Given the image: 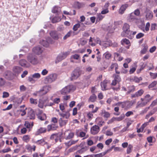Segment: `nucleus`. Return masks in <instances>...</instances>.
Returning a JSON list of instances; mask_svg holds the SVG:
<instances>
[{
	"label": "nucleus",
	"mask_w": 157,
	"mask_h": 157,
	"mask_svg": "<svg viewBox=\"0 0 157 157\" xmlns=\"http://www.w3.org/2000/svg\"><path fill=\"white\" fill-rule=\"evenodd\" d=\"M19 64L22 67H28L29 65L27 64V61L24 59L21 60L19 62Z\"/></svg>",
	"instance_id": "c85d7f7f"
},
{
	"label": "nucleus",
	"mask_w": 157,
	"mask_h": 157,
	"mask_svg": "<svg viewBox=\"0 0 157 157\" xmlns=\"http://www.w3.org/2000/svg\"><path fill=\"white\" fill-rule=\"evenodd\" d=\"M26 149L29 152H32V151H35L36 150V147L35 145L31 146L30 144H28L25 146Z\"/></svg>",
	"instance_id": "4be33fe9"
},
{
	"label": "nucleus",
	"mask_w": 157,
	"mask_h": 157,
	"mask_svg": "<svg viewBox=\"0 0 157 157\" xmlns=\"http://www.w3.org/2000/svg\"><path fill=\"white\" fill-rule=\"evenodd\" d=\"M22 70V68L18 66H15L13 68V71L16 74H18L20 73Z\"/></svg>",
	"instance_id": "2f4dec72"
},
{
	"label": "nucleus",
	"mask_w": 157,
	"mask_h": 157,
	"mask_svg": "<svg viewBox=\"0 0 157 157\" xmlns=\"http://www.w3.org/2000/svg\"><path fill=\"white\" fill-rule=\"evenodd\" d=\"M109 80L105 79L101 82V90L102 91L107 90L109 89L108 86L110 85Z\"/></svg>",
	"instance_id": "0eeeda50"
},
{
	"label": "nucleus",
	"mask_w": 157,
	"mask_h": 157,
	"mask_svg": "<svg viewBox=\"0 0 157 157\" xmlns=\"http://www.w3.org/2000/svg\"><path fill=\"white\" fill-rule=\"evenodd\" d=\"M56 111L58 112L59 114L61 117H65L66 119H68L70 116V114L69 112H66L65 113H61L59 109H56Z\"/></svg>",
	"instance_id": "dca6fc26"
},
{
	"label": "nucleus",
	"mask_w": 157,
	"mask_h": 157,
	"mask_svg": "<svg viewBox=\"0 0 157 157\" xmlns=\"http://www.w3.org/2000/svg\"><path fill=\"white\" fill-rule=\"evenodd\" d=\"M144 91L142 89H141L136 92L135 93L131 95V98H138L141 96L144 93Z\"/></svg>",
	"instance_id": "ddd939ff"
},
{
	"label": "nucleus",
	"mask_w": 157,
	"mask_h": 157,
	"mask_svg": "<svg viewBox=\"0 0 157 157\" xmlns=\"http://www.w3.org/2000/svg\"><path fill=\"white\" fill-rule=\"evenodd\" d=\"M149 74L151 78L153 79H155L157 78V73H153L150 72Z\"/></svg>",
	"instance_id": "3c124183"
},
{
	"label": "nucleus",
	"mask_w": 157,
	"mask_h": 157,
	"mask_svg": "<svg viewBox=\"0 0 157 157\" xmlns=\"http://www.w3.org/2000/svg\"><path fill=\"white\" fill-rule=\"evenodd\" d=\"M152 97L149 94H147L146 95L144 98H141V100L142 102L140 104V105L142 106H144L148 102L150 101L152 99Z\"/></svg>",
	"instance_id": "423d86ee"
},
{
	"label": "nucleus",
	"mask_w": 157,
	"mask_h": 157,
	"mask_svg": "<svg viewBox=\"0 0 157 157\" xmlns=\"http://www.w3.org/2000/svg\"><path fill=\"white\" fill-rule=\"evenodd\" d=\"M148 48V46L147 45H144V48L140 51L141 53L142 54H145L147 51Z\"/></svg>",
	"instance_id": "79ce46f5"
},
{
	"label": "nucleus",
	"mask_w": 157,
	"mask_h": 157,
	"mask_svg": "<svg viewBox=\"0 0 157 157\" xmlns=\"http://www.w3.org/2000/svg\"><path fill=\"white\" fill-rule=\"evenodd\" d=\"M64 118L66 119L65 117H61L59 120V125L61 127L65 125L67 123V120H65Z\"/></svg>",
	"instance_id": "f3484780"
},
{
	"label": "nucleus",
	"mask_w": 157,
	"mask_h": 157,
	"mask_svg": "<svg viewBox=\"0 0 157 157\" xmlns=\"http://www.w3.org/2000/svg\"><path fill=\"white\" fill-rule=\"evenodd\" d=\"M140 66V68L137 70L136 72L137 74L140 73L142 70L144 69L146 66V65L143 63H142Z\"/></svg>",
	"instance_id": "f704fd0d"
},
{
	"label": "nucleus",
	"mask_w": 157,
	"mask_h": 157,
	"mask_svg": "<svg viewBox=\"0 0 157 157\" xmlns=\"http://www.w3.org/2000/svg\"><path fill=\"white\" fill-rule=\"evenodd\" d=\"M99 127L96 125L93 126L90 129V132L91 134L93 135H95L97 134L99 131Z\"/></svg>",
	"instance_id": "4468645a"
},
{
	"label": "nucleus",
	"mask_w": 157,
	"mask_h": 157,
	"mask_svg": "<svg viewBox=\"0 0 157 157\" xmlns=\"http://www.w3.org/2000/svg\"><path fill=\"white\" fill-rule=\"evenodd\" d=\"M46 131V128L41 127L37 130L36 133L37 135H39L40 134L45 133Z\"/></svg>",
	"instance_id": "473e14b6"
},
{
	"label": "nucleus",
	"mask_w": 157,
	"mask_h": 157,
	"mask_svg": "<svg viewBox=\"0 0 157 157\" xmlns=\"http://www.w3.org/2000/svg\"><path fill=\"white\" fill-rule=\"evenodd\" d=\"M133 146L131 144H129L127 149V153L129 154L130 153L132 150Z\"/></svg>",
	"instance_id": "49530a36"
},
{
	"label": "nucleus",
	"mask_w": 157,
	"mask_h": 157,
	"mask_svg": "<svg viewBox=\"0 0 157 157\" xmlns=\"http://www.w3.org/2000/svg\"><path fill=\"white\" fill-rule=\"evenodd\" d=\"M73 32L72 31H70L69 32H68L63 37V39L64 40H65L67 39V38L70 37L71 34H72Z\"/></svg>",
	"instance_id": "37998d69"
},
{
	"label": "nucleus",
	"mask_w": 157,
	"mask_h": 157,
	"mask_svg": "<svg viewBox=\"0 0 157 157\" xmlns=\"http://www.w3.org/2000/svg\"><path fill=\"white\" fill-rule=\"evenodd\" d=\"M96 99V95L94 94H93L90 96L88 100V101L89 102H94L95 101Z\"/></svg>",
	"instance_id": "c756f323"
},
{
	"label": "nucleus",
	"mask_w": 157,
	"mask_h": 157,
	"mask_svg": "<svg viewBox=\"0 0 157 157\" xmlns=\"http://www.w3.org/2000/svg\"><path fill=\"white\" fill-rule=\"evenodd\" d=\"M6 84L5 81L2 78H0V86H2Z\"/></svg>",
	"instance_id": "338daca9"
},
{
	"label": "nucleus",
	"mask_w": 157,
	"mask_h": 157,
	"mask_svg": "<svg viewBox=\"0 0 157 157\" xmlns=\"http://www.w3.org/2000/svg\"><path fill=\"white\" fill-rule=\"evenodd\" d=\"M102 113L104 114V117L106 118H109L110 116V114L107 112L104 111L103 112H102Z\"/></svg>",
	"instance_id": "69168bd1"
},
{
	"label": "nucleus",
	"mask_w": 157,
	"mask_h": 157,
	"mask_svg": "<svg viewBox=\"0 0 157 157\" xmlns=\"http://www.w3.org/2000/svg\"><path fill=\"white\" fill-rule=\"evenodd\" d=\"M105 155V153L103 152L98 154H93L94 157H102Z\"/></svg>",
	"instance_id": "13d9d810"
},
{
	"label": "nucleus",
	"mask_w": 157,
	"mask_h": 157,
	"mask_svg": "<svg viewBox=\"0 0 157 157\" xmlns=\"http://www.w3.org/2000/svg\"><path fill=\"white\" fill-rule=\"evenodd\" d=\"M58 128V126L54 124L48 125L47 126L48 131H50L51 130H54Z\"/></svg>",
	"instance_id": "393cba45"
},
{
	"label": "nucleus",
	"mask_w": 157,
	"mask_h": 157,
	"mask_svg": "<svg viewBox=\"0 0 157 157\" xmlns=\"http://www.w3.org/2000/svg\"><path fill=\"white\" fill-rule=\"evenodd\" d=\"M38 118L41 121H44L46 119V116L45 114L43 113L41 115H38Z\"/></svg>",
	"instance_id": "a19ab883"
},
{
	"label": "nucleus",
	"mask_w": 157,
	"mask_h": 157,
	"mask_svg": "<svg viewBox=\"0 0 157 157\" xmlns=\"http://www.w3.org/2000/svg\"><path fill=\"white\" fill-rule=\"evenodd\" d=\"M121 44L122 45H124L125 44L128 45L126 47V48L127 49L129 48V47L131 45V43L130 41L126 38H124L121 40Z\"/></svg>",
	"instance_id": "aec40b11"
},
{
	"label": "nucleus",
	"mask_w": 157,
	"mask_h": 157,
	"mask_svg": "<svg viewBox=\"0 0 157 157\" xmlns=\"http://www.w3.org/2000/svg\"><path fill=\"white\" fill-rule=\"evenodd\" d=\"M93 113L91 111L87 113V117L89 120H91L93 117Z\"/></svg>",
	"instance_id": "bf43d9fd"
},
{
	"label": "nucleus",
	"mask_w": 157,
	"mask_h": 157,
	"mask_svg": "<svg viewBox=\"0 0 157 157\" xmlns=\"http://www.w3.org/2000/svg\"><path fill=\"white\" fill-rule=\"evenodd\" d=\"M30 139V136L29 135H24L22 138V140L26 143L28 142Z\"/></svg>",
	"instance_id": "c9c22d12"
},
{
	"label": "nucleus",
	"mask_w": 157,
	"mask_h": 157,
	"mask_svg": "<svg viewBox=\"0 0 157 157\" xmlns=\"http://www.w3.org/2000/svg\"><path fill=\"white\" fill-rule=\"evenodd\" d=\"M150 27V23L149 22H147L146 24L145 29H141L144 32L146 31V32L148 31L149 30V28Z\"/></svg>",
	"instance_id": "09e8293b"
},
{
	"label": "nucleus",
	"mask_w": 157,
	"mask_h": 157,
	"mask_svg": "<svg viewBox=\"0 0 157 157\" xmlns=\"http://www.w3.org/2000/svg\"><path fill=\"white\" fill-rule=\"evenodd\" d=\"M57 75L52 73L46 76L44 79V82L46 84L51 83L54 82L57 78Z\"/></svg>",
	"instance_id": "7ed1b4c3"
},
{
	"label": "nucleus",
	"mask_w": 157,
	"mask_h": 157,
	"mask_svg": "<svg viewBox=\"0 0 157 157\" xmlns=\"http://www.w3.org/2000/svg\"><path fill=\"white\" fill-rule=\"evenodd\" d=\"M81 71L79 69L74 70L71 74V80L77 79L81 75Z\"/></svg>",
	"instance_id": "9d476101"
},
{
	"label": "nucleus",
	"mask_w": 157,
	"mask_h": 157,
	"mask_svg": "<svg viewBox=\"0 0 157 157\" xmlns=\"http://www.w3.org/2000/svg\"><path fill=\"white\" fill-rule=\"evenodd\" d=\"M104 17L102 15L101 13L98 14L97 15L96 19V22H99L102 20Z\"/></svg>",
	"instance_id": "8fccbe9b"
},
{
	"label": "nucleus",
	"mask_w": 157,
	"mask_h": 157,
	"mask_svg": "<svg viewBox=\"0 0 157 157\" xmlns=\"http://www.w3.org/2000/svg\"><path fill=\"white\" fill-rule=\"evenodd\" d=\"M29 102L32 104L36 105L37 104V101L36 99H34L33 98H30L29 99Z\"/></svg>",
	"instance_id": "de8ad7c7"
},
{
	"label": "nucleus",
	"mask_w": 157,
	"mask_h": 157,
	"mask_svg": "<svg viewBox=\"0 0 157 157\" xmlns=\"http://www.w3.org/2000/svg\"><path fill=\"white\" fill-rule=\"evenodd\" d=\"M26 128L28 129L29 132H30L32 129L30 127V123L28 121H25L24 124Z\"/></svg>",
	"instance_id": "58836bf2"
},
{
	"label": "nucleus",
	"mask_w": 157,
	"mask_h": 157,
	"mask_svg": "<svg viewBox=\"0 0 157 157\" xmlns=\"http://www.w3.org/2000/svg\"><path fill=\"white\" fill-rule=\"evenodd\" d=\"M11 72L8 71L5 72L3 74V76L4 77L10 80L11 79Z\"/></svg>",
	"instance_id": "7c9ffc66"
},
{
	"label": "nucleus",
	"mask_w": 157,
	"mask_h": 157,
	"mask_svg": "<svg viewBox=\"0 0 157 157\" xmlns=\"http://www.w3.org/2000/svg\"><path fill=\"white\" fill-rule=\"evenodd\" d=\"M125 115L124 114H121L119 117H115L116 121H120L122 120L124 118Z\"/></svg>",
	"instance_id": "864d4df0"
},
{
	"label": "nucleus",
	"mask_w": 157,
	"mask_h": 157,
	"mask_svg": "<svg viewBox=\"0 0 157 157\" xmlns=\"http://www.w3.org/2000/svg\"><path fill=\"white\" fill-rule=\"evenodd\" d=\"M41 44L43 46L46 47H48L49 46L48 42L46 40H43L41 42Z\"/></svg>",
	"instance_id": "5fc2aeb1"
},
{
	"label": "nucleus",
	"mask_w": 157,
	"mask_h": 157,
	"mask_svg": "<svg viewBox=\"0 0 157 157\" xmlns=\"http://www.w3.org/2000/svg\"><path fill=\"white\" fill-rule=\"evenodd\" d=\"M111 54L109 52L107 51L104 53L103 54L104 56L106 59H109L111 56Z\"/></svg>",
	"instance_id": "ea45409f"
},
{
	"label": "nucleus",
	"mask_w": 157,
	"mask_h": 157,
	"mask_svg": "<svg viewBox=\"0 0 157 157\" xmlns=\"http://www.w3.org/2000/svg\"><path fill=\"white\" fill-rule=\"evenodd\" d=\"M96 148L97 147L99 149H102L104 147V145L102 143H99L96 146Z\"/></svg>",
	"instance_id": "774afa93"
},
{
	"label": "nucleus",
	"mask_w": 157,
	"mask_h": 157,
	"mask_svg": "<svg viewBox=\"0 0 157 157\" xmlns=\"http://www.w3.org/2000/svg\"><path fill=\"white\" fill-rule=\"evenodd\" d=\"M142 80L141 77L138 78L136 76L131 77L130 78V81L131 82H134L136 83H139L140 80Z\"/></svg>",
	"instance_id": "5701e85b"
},
{
	"label": "nucleus",
	"mask_w": 157,
	"mask_h": 157,
	"mask_svg": "<svg viewBox=\"0 0 157 157\" xmlns=\"http://www.w3.org/2000/svg\"><path fill=\"white\" fill-rule=\"evenodd\" d=\"M69 52H64L62 53L61 55H59L60 56H61L62 57L63 59H64L65 58L67 55H69Z\"/></svg>",
	"instance_id": "4d7b16f0"
},
{
	"label": "nucleus",
	"mask_w": 157,
	"mask_h": 157,
	"mask_svg": "<svg viewBox=\"0 0 157 157\" xmlns=\"http://www.w3.org/2000/svg\"><path fill=\"white\" fill-rule=\"evenodd\" d=\"M34 79L35 78H34V77H33V76L32 75L29 77L28 81L29 82L32 83H34L36 81V80Z\"/></svg>",
	"instance_id": "052dcab7"
},
{
	"label": "nucleus",
	"mask_w": 157,
	"mask_h": 157,
	"mask_svg": "<svg viewBox=\"0 0 157 157\" xmlns=\"http://www.w3.org/2000/svg\"><path fill=\"white\" fill-rule=\"evenodd\" d=\"M148 124V122L144 123L141 125V127L140 128H137V132L139 133L140 132H142L144 131V128L146 127Z\"/></svg>",
	"instance_id": "cd10ccee"
},
{
	"label": "nucleus",
	"mask_w": 157,
	"mask_h": 157,
	"mask_svg": "<svg viewBox=\"0 0 157 157\" xmlns=\"http://www.w3.org/2000/svg\"><path fill=\"white\" fill-rule=\"evenodd\" d=\"M32 76L34 78H39L40 77V74L38 73H34Z\"/></svg>",
	"instance_id": "0e129e2a"
},
{
	"label": "nucleus",
	"mask_w": 157,
	"mask_h": 157,
	"mask_svg": "<svg viewBox=\"0 0 157 157\" xmlns=\"http://www.w3.org/2000/svg\"><path fill=\"white\" fill-rule=\"evenodd\" d=\"M128 7V4H124L122 5L119 10V13L120 14H123L124 13L125 11L127 8Z\"/></svg>",
	"instance_id": "a211bd4d"
},
{
	"label": "nucleus",
	"mask_w": 157,
	"mask_h": 157,
	"mask_svg": "<svg viewBox=\"0 0 157 157\" xmlns=\"http://www.w3.org/2000/svg\"><path fill=\"white\" fill-rule=\"evenodd\" d=\"M119 107H115L114 108V110L116 112V113H114V114L115 115L118 116L120 115V113L119 112Z\"/></svg>",
	"instance_id": "680f3d73"
},
{
	"label": "nucleus",
	"mask_w": 157,
	"mask_h": 157,
	"mask_svg": "<svg viewBox=\"0 0 157 157\" xmlns=\"http://www.w3.org/2000/svg\"><path fill=\"white\" fill-rule=\"evenodd\" d=\"M50 86H45L43 87L42 89L36 92V95H43L47 93L51 89ZM36 95V94H35Z\"/></svg>",
	"instance_id": "20e7f679"
},
{
	"label": "nucleus",
	"mask_w": 157,
	"mask_h": 157,
	"mask_svg": "<svg viewBox=\"0 0 157 157\" xmlns=\"http://www.w3.org/2000/svg\"><path fill=\"white\" fill-rule=\"evenodd\" d=\"M50 35L54 40H58L59 38V36L60 35V34L56 31H53L50 33Z\"/></svg>",
	"instance_id": "2eb2a0df"
},
{
	"label": "nucleus",
	"mask_w": 157,
	"mask_h": 157,
	"mask_svg": "<svg viewBox=\"0 0 157 157\" xmlns=\"http://www.w3.org/2000/svg\"><path fill=\"white\" fill-rule=\"evenodd\" d=\"M135 87L133 85L130 86L129 88V89L128 91V94H129L131 92H133L135 91Z\"/></svg>",
	"instance_id": "a18cd8bd"
},
{
	"label": "nucleus",
	"mask_w": 157,
	"mask_h": 157,
	"mask_svg": "<svg viewBox=\"0 0 157 157\" xmlns=\"http://www.w3.org/2000/svg\"><path fill=\"white\" fill-rule=\"evenodd\" d=\"M35 114L33 110L31 109L28 112V117L30 120H33L35 118Z\"/></svg>",
	"instance_id": "6ab92c4d"
},
{
	"label": "nucleus",
	"mask_w": 157,
	"mask_h": 157,
	"mask_svg": "<svg viewBox=\"0 0 157 157\" xmlns=\"http://www.w3.org/2000/svg\"><path fill=\"white\" fill-rule=\"evenodd\" d=\"M59 108L64 113L65 109V106L64 104L63 103H60L59 105Z\"/></svg>",
	"instance_id": "6e6d98bb"
},
{
	"label": "nucleus",
	"mask_w": 157,
	"mask_h": 157,
	"mask_svg": "<svg viewBox=\"0 0 157 157\" xmlns=\"http://www.w3.org/2000/svg\"><path fill=\"white\" fill-rule=\"evenodd\" d=\"M88 147L86 146H85L82 147L81 149L77 150L76 152V154H81L84 153L88 150Z\"/></svg>",
	"instance_id": "a878e982"
},
{
	"label": "nucleus",
	"mask_w": 157,
	"mask_h": 157,
	"mask_svg": "<svg viewBox=\"0 0 157 157\" xmlns=\"http://www.w3.org/2000/svg\"><path fill=\"white\" fill-rule=\"evenodd\" d=\"M136 19V17L135 16L133 13H132L129 14L127 18L128 21L129 22H132Z\"/></svg>",
	"instance_id": "b1692460"
},
{
	"label": "nucleus",
	"mask_w": 157,
	"mask_h": 157,
	"mask_svg": "<svg viewBox=\"0 0 157 157\" xmlns=\"http://www.w3.org/2000/svg\"><path fill=\"white\" fill-rule=\"evenodd\" d=\"M45 155L44 152L39 154L37 152H35L33 154V157H44Z\"/></svg>",
	"instance_id": "4c0bfd02"
},
{
	"label": "nucleus",
	"mask_w": 157,
	"mask_h": 157,
	"mask_svg": "<svg viewBox=\"0 0 157 157\" xmlns=\"http://www.w3.org/2000/svg\"><path fill=\"white\" fill-rule=\"evenodd\" d=\"M61 20V17L59 16L54 17L52 19V22L53 23H56L60 21Z\"/></svg>",
	"instance_id": "e433bc0d"
},
{
	"label": "nucleus",
	"mask_w": 157,
	"mask_h": 157,
	"mask_svg": "<svg viewBox=\"0 0 157 157\" xmlns=\"http://www.w3.org/2000/svg\"><path fill=\"white\" fill-rule=\"evenodd\" d=\"M136 101H127L122 102V108L126 109L130 108L135 103Z\"/></svg>",
	"instance_id": "6e6552de"
},
{
	"label": "nucleus",
	"mask_w": 157,
	"mask_h": 157,
	"mask_svg": "<svg viewBox=\"0 0 157 157\" xmlns=\"http://www.w3.org/2000/svg\"><path fill=\"white\" fill-rule=\"evenodd\" d=\"M123 32L121 33L122 37L127 36V35H131L132 31L130 30V26L127 23H124L122 28Z\"/></svg>",
	"instance_id": "f03ea898"
},
{
	"label": "nucleus",
	"mask_w": 157,
	"mask_h": 157,
	"mask_svg": "<svg viewBox=\"0 0 157 157\" xmlns=\"http://www.w3.org/2000/svg\"><path fill=\"white\" fill-rule=\"evenodd\" d=\"M76 89L75 87L72 85H68L63 88L60 91V93L62 95H65L71 92L74 91Z\"/></svg>",
	"instance_id": "f257e3e1"
},
{
	"label": "nucleus",
	"mask_w": 157,
	"mask_h": 157,
	"mask_svg": "<svg viewBox=\"0 0 157 157\" xmlns=\"http://www.w3.org/2000/svg\"><path fill=\"white\" fill-rule=\"evenodd\" d=\"M146 14L145 17L147 20H150L152 19L153 17V14L151 11L147 8H146L144 11Z\"/></svg>",
	"instance_id": "f8f14e48"
},
{
	"label": "nucleus",
	"mask_w": 157,
	"mask_h": 157,
	"mask_svg": "<svg viewBox=\"0 0 157 157\" xmlns=\"http://www.w3.org/2000/svg\"><path fill=\"white\" fill-rule=\"evenodd\" d=\"M59 11H60V8L57 6H55L53 8L52 12L53 13L58 14L59 13Z\"/></svg>",
	"instance_id": "72a5a7b5"
},
{
	"label": "nucleus",
	"mask_w": 157,
	"mask_h": 157,
	"mask_svg": "<svg viewBox=\"0 0 157 157\" xmlns=\"http://www.w3.org/2000/svg\"><path fill=\"white\" fill-rule=\"evenodd\" d=\"M157 82L156 81L152 82L148 86L149 89H151L155 87L157 84Z\"/></svg>",
	"instance_id": "c03bdc74"
},
{
	"label": "nucleus",
	"mask_w": 157,
	"mask_h": 157,
	"mask_svg": "<svg viewBox=\"0 0 157 157\" xmlns=\"http://www.w3.org/2000/svg\"><path fill=\"white\" fill-rule=\"evenodd\" d=\"M28 61L31 64L36 65L38 63V60L37 57L32 54H29L27 57Z\"/></svg>",
	"instance_id": "39448f33"
},
{
	"label": "nucleus",
	"mask_w": 157,
	"mask_h": 157,
	"mask_svg": "<svg viewBox=\"0 0 157 157\" xmlns=\"http://www.w3.org/2000/svg\"><path fill=\"white\" fill-rule=\"evenodd\" d=\"M113 77L114 79L112 81L111 85L112 86H115L121 81V78L119 75L113 74Z\"/></svg>",
	"instance_id": "9b49d317"
},
{
	"label": "nucleus",
	"mask_w": 157,
	"mask_h": 157,
	"mask_svg": "<svg viewBox=\"0 0 157 157\" xmlns=\"http://www.w3.org/2000/svg\"><path fill=\"white\" fill-rule=\"evenodd\" d=\"M33 51L35 54L38 55L40 54L42 52V50L40 47L34 48L33 49Z\"/></svg>",
	"instance_id": "412c9836"
},
{
	"label": "nucleus",
	"mask_w": 157,
	"mask_h": 157,
	"mask_svg": "<svg viewBox=\"0 0 157 157\" xmlns=\"http://www.w3.org/2000/svg\"><path fill=\"white\" fill-rule=\"evenodd\" d=\"M63 135L64 139L66 140H70L73 138L74 133L70 131L67 130L64 132Z\"/></svg>",
	"instance_id": "1a4fd4ad"
},
{
	"label": "nucleus",
	"mask_w": 157,
	"mask_h": 157,
	"mask_svg": "<svg viewBox=\"0 0 157 157\" xmlns=\"http://www.w3.org/2000/svg\"><path fill=\"white\" fill-rule=\"evenodd\" d=\"M11 151V149L10 148V147H8L7 148L5 149L2 150L1 151V152H2L3 153H4L8 152Z\"/></svg>",
	"instance_id": "e2e57ef3"
},
{
	"label": "nucleus",
	"mask_w": 157,
	"mask_h": 157,
	"mask_svg": "<svg viewBox=\"0 0 157 157\" xmlns=\"http://www.w3.org/2000/svg\"><path fill=\"white\" fill-rule=\"evenodd\" d=\"M35 143L38 145H44L45 144H48L47 142H46L44 138H42L40 140H37L35 142Z\"/></svg>",
	"instance_id": "bb28decb"
},
{
	"label": "nucleus",
	"mask_w": 157,
	"mask_h": 157,
	"mask_svg": "<svg viewBox=\"0 0 157 157\" xmlns=\"http://www.w3.org/2000/svg\"><path fill=\"white\" fill-rule=\"evenodd\" d=\"M80 26V25L79 23H77L74 25L73 27V30L76 31L77 30L78 28Z\"/></svg>",
	"instance_id": "603ef678"
}]
</instances>
